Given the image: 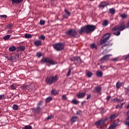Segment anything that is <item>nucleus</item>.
<instances>
[{
  "label": "nucleus",
  "mask_w": 129,
  "mask_h": 129,
  "mask_svg": "<svg viewBox=\"0 0 129 129\" xmlns=\"http://www.w3.org/2000/svg\"><path fill=\"white\" fill-rule=\"evenodd\" d=\"M109 12L111 15H114L115 14V9L114 8H111L109 9Z\"/></svg>",
  "instance_id": "obj_20"
},
{
  "label": "nucleus",
  "mask_w": 129,
  "mask_h": 129,
  "mask_svg": "<svg viewBox=\"0 0 129 129\" xmlns=\"http://www.w3.org/2000/svg\"><path fill=\"white\" fill-rule=\"evenodd\" d=\"M113 100L114 102H120V99H118L117 98H114Z\"/></svg>",
  "instance_id": "obj_36"
},
{
  "label": "nucleus",
  "mask_w": 129,
  "mask_h": 129,
  "mask_svg": "<svg viewBox=\"0 0 129 129\" xmlns=\"http://www.w3.org/2000/svg\"><path fill=\"white\" fill-rule=\"evenodd\" d=\"M113 34L115 36H119L120 35V31L118 30L117 31H115Z\"/></svg>",
  "instance_id": "obj_29"
},
{
  "label": "nucleus",
  "mask_w": 129,
  "mask_h": 129,
  "mask_svg": "<svg viewBox=\"0 0 129 129\" xmlns=\"http://www.w3.org/2000/svg\"><path fill=\"white\" fill-rule=\"evenodd\" d=\"M15 59H19V55L16 54L15 55Z\"/></svg>",
  "instance_id": "obj_60"
},
{
  "label": "nucleus",
  "mask_w": 129,
  "mask_h": 129,
  "mask_svg": "<svg viewBox=\"0 0 129 129\" xmlns=\"http://www.w3.org/2000/svg\"><path fill=\"white\" fill-rule=\"evenodd\" d=\"M25 49V46H21L19 47V50H20V51H24Z\"/></svg>",
  "instance_id": "obj_43"
},
{
  "label": "nucleus",
  "mask_w": 129,
  "mask_h": 129,
  "mask_svg": "<svg viewBox=\"0 0 129 129\" xmlns=\"http://www.w3.org/2000/svg\"><path fill=\"white\" fill-rule=\"evenodd\" d=\"M34 43L35 46H41V45H42V41L37 40L35 41Z\"/></svg>",
  "instance_id": "obj_17"
},
{
  "label": "nucleus",
  "mask_w": 129,
  "mask_h": 129,
  "mask_svg": "<svg viewBox=\"0 0 129 129\" xmlns=\"http://www.w3.org/2000/svg\"><path fill=\"white\" fill-rule=\"evenodd\" d=\"M13 27V24H10L7 26V29H11V28Z\"/></svg>",
  "instance_id": "obj_46"
},
{
  "label": "nucleus",
  "mask_w": 129,
  "mask_h": 129,
  "mask_svg": "<svg viewBox=\"0 0 129 129\" xmlns=\"http://www.w3.org/2000/svg\"><path fill=\"white\" fill-rule=\"evenodd\" d=\"M111 55L110 54H106V55L104 56L103 57L104 58L105 60H108L109 59V57H110Z\"/></svg>",
  "instance_id": "obj_33"
},
{
  "label": "nucleus",
  "mask_w": 129,
  "mask_h": 129,
  "mask_svg": "<svg viewBox=\"0 0 129 129\" xmlns=\"http://www.w3.org/2000/svg\"><path fill=\"white\" fill-rule=\"evenodd\" d=\"M92 75H93V74L91 72H88L87 73V76H88V77H89V78L92 77Z\"/></svg>",
  "instance_id": "obj_31"
},
{
  "label": "nucleus",
  "mask_w": 129,
  "mask_h": 129,
  "mask_svg": "<svg viewBox=\"0 0 129 129\" xmlns=\"http://www.w3.org/2000/svg\"><path fill=\"white\" fill-rule=\"evenodd\" d=\"M10 87H11V89H12V90H15L17 89V87H16V86H15L14 85H11L10 86Z\"/></svg>",
  "instance_id": "obj_38"
},
{
  "label": "nucleus",
  "mask_w": 129,
  "mask_h": 129,
  "mask_svg": "<svg viewBox=\"0 0 129 129\" xmlns=\"http://www.w3.org/2000/svg\"><path fill=\"white\" fill-rule=\"evenodd\" d=\"M96 76H97V77H102L103 76V73L102 72L99 71L96 73Z\"/></svg>",
  "instance_id": "obj_16"
},
{
  "label": "nucleus",
  "mask_w": 129,
  "mask_h": 129,
  "mask_svg": "<svg viewBox=\"0 0 129 129\" xmlns=\"http://www.w3.org/2000/svg\"><path fill=\"white\" fill-rule=\"evenodd\" d=\"M117 116H118V115L117 114H116V113L113 114L111 115V116H110L109 119H110V120H112L113 119L116 118V117H117Z\"/></svg>",
  "instance_id": "obj_12"
},
{
  "label": "nucleus",
  "mask_w": 129,
  "mask_h": 129,
  "mask_svg": "<svg viewBox=\"0 0 129 129\" xmlns=\"http://www.w3.org/2000/svg\"><path fill=\"white\" fill-rule=\"evenodd\" d=\"M95 91H96L97 93H98V94H99L100 95V94H101V87H97L95 88Z\"/></svg>",
  "instance_id": "obj_11"
},
{
  "label": "nucleus",
  "mask_w": 129,
  "mask_h": 129,
  "mask_svg": "<svg viewBox=\"0 0 129 129\" xmlns=\"http://www.w3.org/2000/svg\"><path fill=\"white\" fill-rule=\"evenodd\" d=\"M126 89L129 91V86L126 88Z\"/></svg>",
  "instance_id": "obj_64"
},
{
  "label": "nucleus",
  "mask_w": 129,
  "mask_h": 129,
  "mask_svg": "<svg viewBox=\"0 0 129 129\" xmlns=\"http://www.w3.org/2000/svg\"><path fill=\"white\" fill-rule=\"evenodd\" d=\"M53 48L56 50V51H62V50H64V44L58 43L53 44Z\"/></svg>",
  "instance_id": "obj_6"
},
{
  "label": "nucleus",
  "mask_w": 129,
  "mask_h": 129,
  "mask_svg": "<svg viewBox=\"0 0 129 129\" xmlns=\"http://www.w3.org/2000/svg\"><path fill=\"white\" fill-rule=\"evenodd\" d=\"M42 63H49L51 65H55V61L49 58L44 57L41 59Z\"/></svg>",
  "instance_id": "obj_8"
},
{
  "label": "nucleus",
  "mask_w": 129,
  "mask_h": 129,
  "mask_svg": "<svg viewBox=\"0 0 129 129\" xmlns=\"http://www.w3.org/2000/svg\"><path fill=\"white\" fill-rule=\"evenodd\" d=\"M111 98V96H108L106 97V100L107 101H109V99Z\"/></svg>",
  "instance_id": "obj_54"
},
{
  "label": "nucleus",
  "mask_w": 129,
  "mask_h": 129,
  "mask_svg": "<svg viewBox=\"0 0 129 129\" xmlns=\"http://www.w3.org/2000/svg\"><path fill=\"white\" fill-rule=\"evenodd\" d=\"M58 80V76L57 75L55 76L54 77L50 76L48 77L46 79V82L47 84H53L54 82H56Z\"/></svg>",
  "instance_id": "obj_4"
},
{
  "label": "nucleus",
  "mask_w": 129,
  "mask_h": 129,
  "mask_svg": "<svg viewBox=\"0 0 129 129\" xmlns=\"http://www.w3.org/2000/svg\"><path fill=\"white\" fill-rule=\"evenodd\" d=\"M24 36L26 39H30V38H32V35L30 34H25Z\"/></svg>",
  "instance_id": "obj_27"
},
{
  "label": "nucleus",
  "mask_w": 129,
  "mask_h": 129,
  "mask_svg": "<svg viewBox=\"0 0 129 129\" xmlns=\"http://www.w3.org/2000/svg\"><path fill=\"white\" fill-rule=\"evenodd\" d=\"M77 118L78 117L77 116H73L72 119H71L72 123H74V122H76V121H77Z\"/></svg>",
  "instance_id": "obj_13"
},
{
  "label": "nucleus",
  "mask_w": 129,
  "mask_h": 129,
  "mask_svg": "<svg viewBox=\"0 0 129 129\" xmlns=\"http://www.w3.org/2000/svg\"><path fill=\"white\" fill-rule=\"evenodd\" d=\"M86 95V93L85 92H82V93H79L77 95V97L78 99H81V98H84V97Z\"/></svg>",
  "instance_id": "obj_9"
},
{
  "label": "nucleus",
  "mask_w": 129,
  "mask_h": 129,
  "mask_svg": "<svg viewBox=\"0 0 129 129\" xmlns=\"http://www.w3.org/2000/svg\"><path fill=\"white\" fill-rule=\"evenodd\" d=\"M40 25H41V26H44V25H45V20H40Z\"/></svg>",
  "instance_id": "obj_40"
},
{
  "label": "nucleus",
  "mask_w": 129,
  "mask_h": 129,
  "mask_svg": "<svg viewBox=\"0 0 129 129\" xmlns=\"http://www.w3.org/2000/svg\"><path fill=\"white\" fill-rule=\"evenodd\" d=\"M63 18H64V19H68V15H66V14H64V15H63Z\"/></svg>",
  "instance_id": "obj_59"
},
{
  "label": "nucleus",
  "mask_w": 129,
  "mask_h": 129,
  "mask_svg": "<svg viewBox=\"0 0 129 129\" xmlns=\"http://www.w3.org/2000/svg\"><path fill=\"white\" fill-rule=\"evenodd\" d=\"M10 37H11L10 35H7L3 37V39H4V40H9V38H10Z\"/></svg>",
  "instance_id": "obj_35"
},
{
  "label": "nucleus",
  "mask_w": 129,
  "mask_h": 129,
  "mask_svg": "<svg viewBox=\"0 0 129 129\" xmlns=\"http://www.w3.org/2000/svg\"><path fill=\"white\" fill-rule=\"evenodd\" d=\"M12 108L14 110H18V109H19V106L17 104H14L13 105Z\"/></svg>",
  "instance_id": "obj_22"
},
{
  "label": "nucleus",
  "mask_w": 129,
  "mask_h": 129,
  "mask_svg": "<svg viewBox=\"0 0 129 129\" xmlns=\"http://www.w3.org/2000/svg\"><path fill=\"white\" fill-rule=\"evenodd\" d=\"M71 74V69H70L67 75V77L70 76Z\"/></svg>",
  "instance_id": "obj_52"
},
{
  "label": "nucleus",
  "mask_w": 129,
  "mask_h": 129,
  "mask_svg": "<svg viewBox=\"0 0 129 129\" xmlns=\"http://www.w3.org/2000/svg\"><path fill=\"white\" fill-rule=\"evenodd\" d=\"M3 99H5V95H0V100H3Z\"/></svg>",
  "instance_id": "obj_44"
},
{
  "label": "nucleus",
  "mask_w": 129,
  "mask_h": 129,
  "mask_svg": "<svg viewBox=\"0 0 129 129\" xmlns=\"http://www.w3.org/2000/svg\"><path fill=\"white\" fill-rule=\"evenodd\" d=\"M61 98L63 99V100H66V99H67V97L66 96V95H63Z\"/></svg>",
  "instance_id": "obj_47"
},
{
  "label": "nucleus",
  "mask_w": 129,
  "mask_h": 129,
  "mask_svg": "<svg viewBox=\"0 0 129 129\" xmlns=\"http://www.w3.org/2000/svg\"><path fill=\"white\" fill-rule=\"evenodd\" d=\"M41 105H43V101H40L37 104V106L40 107Z\"/></svg>",
  "instance_id": "obj_42"
},
{
  "label": "nucleus",
  "mask_w": 129,
  "mask_h": 129,
  "mask_svg": "<svg viewBox=\"0 0 129 129\" xmlns=\"http://www.w3.org/2000/svg\"><path fill=\"white\" fill-rule=\"evenodd\" d=\"M12 5H15V4H20V3H22L23 0H11Z\"/></svg>",
  "instance_id": "obj_14"
},
{
  "label": "nucleus",
  "mask_w": 129,
  "mask_h": 129,
  "mask_svg": "<svg viewBox=\"0 0 129 129\" xmlns=\"http://www.w3.org/2000/svg\"><path fill=\"white\" fill-rule=\"evenodd\" d=\"M96 29V26L93 25H87L86 26L81 28L79 31V34H80V35H82V34H84V33H86V34H89V33H92V32H94Z\"/></svg>",
  "instance_id": "obj_2"
},
{
  "label": "nucleus",
  "mask_w": 129,
  "mask_h": 129,
  "mask_svg": "<svg viewBox=\"0 0 129 129\" xmlns=\"http://www.w3.org/2000/svg\"><path fill=\"white\" fill-rule=\"evenodd\" d=\"M108 25V20H106L103 22V26L106 27Z\"/></svg>",
  "instance_id": "obj_32"
},
{
  "label": "nucleus",
  "mask_w": 129,
  "mask_h": 129,
  "mask_svg": "<svg viewBox=\"0 0 129 129\" xmlns=\"http://www.w3.org/2000/svg\"><path fill=\"white\" fill-rule=\"evenodd\" d=\"M46 37L44 35H41L39 37V40H45Z\"/></svg>",
  "instance_id": "obj_39"
},
{
  "label": "nucleus",
  "mask_w": 129,
  "mask_h": 129,
  "mask_svg": "<svg viewBox=\"0 0 129 129\" xmlns=\"http://www.w3.org/2000/svg\"><path fill=\"white\" fill-rule=\"evenodd\" d=\"M0 18H2L3 19H7V18H8V16L6 15H0Z\"/></svg>",
  "instance_id": "obj_45"
},
{
  "label": "nucleus",
  "mask_w": 129,
  "mask_h": 129,
  "mask_svg": "<svg viewBox=\"0 0 129 129\" xmlns=\"http://www.w3.org/2000/svg\"><path fill=\"white\" fill-rule=\"evenodd\" d=\"M53 115H50L47 117V119H52V118H53Z\"/></svg>",
  "instance_id": "obj_53"
},
{
  "label": "nucleus",
  "mask_w": 129,
  "mask_h": 129,
  "mask_svg": "<svg viewBox=\"0 0 129 129\" xmlns=\"http://www.w3.org/2000/svg\"><path fill=\"white\" fill-rule=\"evenodd\" d=\"M78 60H80L79 56H73L71 58V61H78Z\"/></svg>",
  "instance_id": "obj_15"
},
{
  "label": "nucleus",
  "mask_w": 129,
  "mask_h": 129,
  "mask_svg": "<svg viewBox=\"0 0 129 129\" xmlns=\"http://www.w3.org/2000/svg\"><path fill=\"white\" fill-rule=\"evenodd\" d=\"M17 48H16V47H15V46H12L9 48V50L11 52H14V51H15V50Z\"/></svg>",
  "instance_id": "obj_18"
},
{
  "label": "nucleus",
  "mask_w": 129,
  "mask_h": 129,
  "mask_svg": "<svg viewBox=\"0 0 129 129\" xmlns=\"http://www.w3.org/2000/svg\"><path fill=\"white\" fill-rule=\"evenodd\" d=\"M36 56L38 57V58H40L41 56H42V53L41 52H38L36 54Z\"/></svg>",
  "instance_id": "obj_50"
},
{
  "label": "nucleus",
  "mask_w": 129,
  "mask_h": 129,
  "mask_svg": "<svg viewBox=\"0 0 129 129\" xmlns=\"http://www.w3.org/2000/svg\"><path fill=\"white\" fill-rule=\"evenodd\" d=\"M110 37H111V33H107L106 34H104L99 41V45H103L102 46L103 49V47H106V46H112V42L107 41L109 40Z\"/></svg>",
  "instance_id": "obj_1"
},
{
  "label": "nucleus",
  "mask_w": 129,
  "mask_h": 129,
  "mask_svg": "<svg viewBox=\"0 0 129 129\" xmlns=\"http://www.w3.org/2000/svg\"><path fill=\"white\" fill-rule=\"evenodd\" d=\"M58 93L57 91L54 90V89H52V91H51V94L52 95H57V94H58Z\"/></svg>",
  "instance_id": "obj_23"
},
{
  "label": "nucleus",
  "mask_w": 129,
  "mask_h": 129,
  "mask_svg": "<svg viewBox=\"0 0 129 129\" xmlns=\"http://www.w3.org/2000/svg\"><path fill=\"white\" fill-rule=\"evenodd\" d=\"M64 12L67 13V14L68 15V16H70V15H71V13H70V12H69V10L68 9H65Z\"/></svg>",
  "instance_id": "obj_37"
},
{
  "label": "nucleus",
  "mask_w": 129,
  "mask_h": 129,
  "mask_svg": "<svg viewBox=\"0 0 129 129\" xmlns=\"http://www.w3.org/2000/svg\"><path fill=\"white\" fill-rule=\"evenodd\" d=\"M125 29H127V27H126L125 24L124 23L122 22L120 24V25H116L113 27L112 29V31H116L118 30L120 31H123Z\"/></svg>",
  "instance_id": "obj_5"
},
{
  "label": "nucleus",
  "mask_w": 129,
  "mask_h": 129,
  "mask_svg": "<svg viewBox=\"0 0 129 129\" xmlns=\"http://www.w3.org/2000/svg\"><path fill=\"white\" fill-rule=\"evenodd\" d=\"M125 124H126V125L129 126V121H126L125 123Z\"/></svg>",
  "instance_id": "obj_62"
},
{
  "label": "nucleus",
  "mask_w": 129,
  "mask_h": 129,
  "mask_svg": "<svg viewBox=\"0 0 129 129\" xmlns=\"http://www.w3.org/2000/svg\"><path fill=\"white\" fill-rule=\"evenodd\" d=\"M33 127L31 125H25L22 129H32Z\"/></svg>",
  "instance_id": "obj_28"
},
{
  "label": "nucleus",
  "mask_w": 129,
  "mask_h": 129,
  "mask_svg": "<svg viewBox=\"0 0 129 129\" xmlns=\"http://www.w3.org/2000/svg\"><path fill=\"white\" fill-rule=\"evenodd\" d=\"M128 58H129V54H128L125 56V59H128Z\"/></svg>",
  "instance_id": "obj_61"
},
{
  "label": "nucleus",
  "mask_w": 129,
  "mask_h": 129,
  "mask_svg": "<svg viewBox=\"0 0 129 129\" xmlns=\"http://www.w3.org/2000/svg\"><path fill=\"white\" fill-rule=\"evenodd\" d=\"M76 114L78 115H81L82 114V111L79 110L77 111Z\"/></svg>",
  "instance_id": "obj_41"
},
{
  "label": "nucleus",
  "mask_w": 129,
  "mask_h": 129,
  "mask_svg": "<svg viewBox=\"0 0 129 129\" xmlns=\"http://www.w3.org/2000/svg\"><path fill=\"white\" fill-rule=\"evenodd\" d=\"M128 117L126 118V120H129V110L127 112Z\"/></svg>",
  "instance_id": "obj_58"
},
{
  "label": "nucleus",
  "mask_w": 129,
  "mask_h": 129,
  "mask_svg": "<svg viewBox=\"0 0 129 129\" xmlns=\"http://www.w3.org/2000/svg\"><path fill=\"white\" fill-rule=\"evenodd\" d=\"M100 69L103 71H105V70H107V67L105 66L101 65L100 67Z\"/></svg>",
  "instance_id": "obj_19"
},
{
  "label": "nucleus",
  "mask_w": 129,
  "mask_h": 129,
  "mask_svg": "<svg viewBox=\"0 0 129 129\" xmlns=\"http://www.w3.org/2000/svg\"><path fill=\"white\" fill-rule=\"evenodd\" d=\"M120 17L122 19H126V18H127V15L125 14H122L120 15Z\"/></svg>",
  "instance_id": "obj_30"
},
{
  "label": "nucleus",
  "mask_w": 129,
  "mask_h": 129,
  "mask_svg": "<svg viewBox=\"0 0 129 129\" xmlns=\"http://www.w3.org/2000/svg\"><path fill=\"white\" fill-rule=\"evenodd\" d=\"M91 49H97V45L95 43H93L90 46Z\"/></svg>",
  "instance_id": "obj_21"
},
{
  "label": "nucleus",
  "mask_w": 129,
  "mask_h": 129,
  "mask_svg": "<svg viewBox=\"0 0 129 129\" xmlns=\"http://www.w3.org/2000/svg\"><path fill=\"white\" fill-rule=\"evenodd\" d=\"M27 88H28V86L25 85L23 86L22 89H23V90H26Z\"/></svg>",
  "instance_id": "obj_51"
},
{
  "label": "nucleus",
  "mask_w": 129,
  "mask_h": 129,
  "mask_svg": "<svg viewBox=\"0 0 129 129\" xmlns=\"http://www.w3.org/2000/svg\"><path fill=\"white\" fill-rule=\"evenodd\" d=\"M41 110H42V108H41V107L37 106L36 108L35 109L36 112H40Z\"/></svg>",
  "instance_id": "obj_24"
},
{
  "label": "nucleus",
  "mask_w": 129,
  "mask_h": 129,
  "mask_svg": "<svg viewBox=\"0 0 129 129\" xmlns=\"http://www.w3.org/2000/svg\"><path fill=\"white\" fill-rule=\"evenodd\" d=\"M91 98V95L89 94L87 96L86 99H90Z\"/></svg>",
  "instance_id": "obj_56"
},
{
  "label": "nucleus",
  "mask_w": 129,
  "mask_h": 129,
  "mask_svg": "<svg viewBox=\"0 0 129 129\" xmlns=\"http://www.w3.org/2000/svg\"><path fill=\"white\" fill-rule=\"evenodd\" d=\"M105 6H106L105 4H102V3L100 5V7L103 8H105Z\"/></svg>",
  "instance_id": "obj_57"
},
{
  "label": "nucleus",
  "mask_w": 129,
  "mask_h": 129,
  "mask_svg": "<svg viewBox=\"0 0 129 129\" xmlns=\"http://www.w3.org/2000/svg\"><path fill=\"white\" fill-rule=\"evenodd\" d=\"M128 92H129V91H128V90H127L126 91H125V93H126V94H127V95H128V96H129Z\"/></svg>",
  "instance_id": "obj_63"
},
{
  "label": "nucleus",
  "mask_w": 129,
  "mask_h": 129,
  "mask_svg": "<svg viewBox=\"0 0 129 129\" xmlns=\"http://www.w3.org/2000/svg\"><path fill=\"white\" fill-rule=\"evenodd\" d=\"M116 125L115 124L113 123L110 125V126L108 127V129H114Z\"/></svg>",
  "instance_id": "obj_26"
},
{
  "label": "nucleus",
  "mask_w": 129,
  "mask_h": 129,
  "mask_svg": "<svg viewBox=\"0 0 129 129\" xmlns=\"http://www.w3.org/2000/svg\"><path fill=\"white\" fill-rule=\"evenodd\" d=\"M111 60L113 62H117L118 61V58L117 57H115L114 58H113Z\"/></svg>",
  "instance_id": "obj_48"
},
{
  "label": "nucleus",
  "mask_w": 129,
  "mask_h": 129,
  "mask_svg": "<svg viewBox=\"0 0 129 129\" xmlns=\"http://www.w3.org/2000/svg\"><path fill=\"white\" fill-rule=\"evenodd\" d=\"M125 104V103H122L120 105H119V107L120 108H122V106H123V105Z\"/></svg>",
  "instance_id": "obj_55"
},
{
  "label": "nucleus",
  "mask_w": 129,
  "mask_h": 129,
  "mask_svg": "<svg viewBox=\"0 0 129 129\" xmlns=\"http://www.w3.org/2000/svg\"><path fill=\"white\" fill-rule=\"evenodd\" d=\"M71 102L72 103H73V104H78L79 103V101L76 100L75 99H73Z\"/></svg>",
  "instance_id": "obj_25"
},
{
  "label": "nucleus",
  "mask_w": 129,
  "mask_h": 129,
  "mask_svg": "<svg viewBox=\"0 0 129 129\" xmlns=\"http://www.w3.org/2000/svg\"><path fill=\"white\" fill-rule=\"evenodd\" d=\"M52 97H48L46 99V102H50V101H51V100H52Z\"/></svg>",
  "instance_id": "obj_34"
},
{
  "label": "nucleus",
  "mask_w": 129,
  "mask_h": 129,
  "mask_svg": "<svg viewBox=\"0 0 129 129\" xmlns=\"http://www.w3.org/2000/svg\"><path fill=\"white\" fill-rule=\"evenodd\" d=\"M124 84L123 82L120 83V82H117L116 84V87L117 89H119L121 86H123Z\"/></svg>",
  "instance_id": "obj_10"
},
{
  "label": "nucleus",
  "mask_w": 129,
  "mask_h": 129,
  "mask_svg": "<svg viewBox=\"0 0 129 129\" xmlns=\"http://www.w3.org/2000/svg\"><path fill=\"white\" fill-rule=\"evenodd\" d=\"M105 61V59L104 58V57L103 56V57H102L100 59V62L101 63H103V61Z\"/></svg>",
  "instance_id": "obj_49"
},
{
  "label": "nucleus",
  "mask_w": 129,
  "mask_h": 129,
  "mask_svg": "<svg viewBox=\"0 0 129 129\" xmlns=\"http://www.w3.org/2000/svg\"><path fill=\"white\" fill-rule=\"evenodd\" d=\"M106 120H108V117H106L104 119H102L98 121H96L95 123V124L96 126H103Z\"/></svg>",
  "instance_id": "obj_7"
},
{
  "label": "nucleus",
  "mask_w": 129,
  "mask_h": 129,
  "mask_svg": "<svg viewBox=\"0 0 129 129\" xmlns=\"http://www.w3.org/2000/svg\"><path fill=\"white\" fill-rule=\"evenodd\" d=\"M66 35L74 38H79L80 36L78 34V31L74 29H70L66 33Z\"/></svg>",
  "instance_id": "obj_3"
}]
</instances>
